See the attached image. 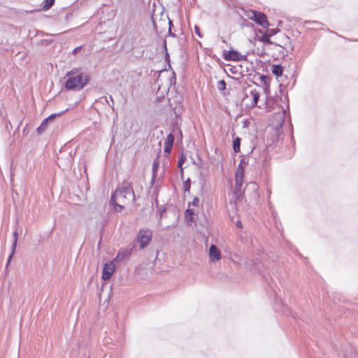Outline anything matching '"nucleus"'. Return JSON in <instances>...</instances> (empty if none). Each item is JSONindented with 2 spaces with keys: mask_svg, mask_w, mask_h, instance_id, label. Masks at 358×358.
I'll use <instances>...</instances> for the list:
<instances>
[{
  "mask_svg": "<svg viewBox=\"0 0 358 358\" xmlns=\"http://www.w3.org/2000/svg\"><path fill=\"white\" fill-rule=\"evenodd\" d=\"M134 201L135 194L133 187L130 184L127 183L122 188L116 189L112 194L110 204H113L116 201L126 204L128 202H134Z\"/></svg>",
  "mask_w": 358,
  "mask_h": 358,
  "instance_id": "nucleus-1",
  "label": "nucleus"
},
{
  "mask_svg": "<svg viewBox=\"0 0 358 358\" xmlns=\"http://www.w3.org/2000/svg\"><path fill=\"white\" fill-rule=\"evenodd\" d=\"M90 80L88 73H78L76 76L68 77L65 87L69 90L80 91L85 87Z\"/></svg>",
  "mask_w": 358,
  "mask_h": 358,
  "instance_id": "nucleus-2",
  "label": "nucleus"
},
{
  "mask_svg": "<svg viewBox=\"0 0 358 358\" xmlns=\"http://www.w3.org/2000/svg\"><path fill=\"white\" fill-rule=\"evenodd\" d=\"M152 238V231L148 228L141 229L134 239V242L140 243V249L143 250L147 247L151 242Z\"/></svg>",
  "mask_w": 358,
  "mask_h": 358,
  "instance_id": "nucleus-3",
  "label": "nucleus"
},
{
  "mask_svg": "<svg viewBox=\"0 0 358 358\" xmlns=\"http://www.w3.org/2000/svg\"><path fill=\"white\" fill-rule=\"evenodd\" d=\"M250 18L264 28H267L269 26L266 15L262 12L252 10Z\"/></svg>",
  "mask_w": 358,
  "mask_h": 358,
  "instance_id": "nucleus-4",
  "label": "nucleus"
},
{
  "mask_svg": "<svg viewBox=\"0 0 358 358\" xmlns=\"http://www.w3.org/2000/svg\"><path fill=\"white\" fill-rule=\"evenodd\" d=\"M224 59L227 61H243L247 59V56L241 55L236 50H231L224 52Z\"/></svg>",
  "mask_w": 358,
  "mask_h": 358,
  "instance_id": "nucleus-5",
  "label": "nucleus"
},
{
  "mask_svg": "<svg viewBox=\"0 0 358 358\" xmlns=\"http://www.w3.org/2000/svg\"><path fill=\"white\" fill-rule=\"evenodd\" d=\"M115 271V264L113 262L106 263L103 266L102 278L105 280L110 278Z\"/></svg>",
  "mask_w": 358,
  "mask_h": 358,
  "instance_id": "nucleus-6",
  "label": "nucleus"
},
{
  "mask_svg": "<svg viewBox=\"0 0 358 358\" xmlns=\"http://www.w3.org/2000/svg\"><path fill=\"white\" fill-rule=\"evenodd\" d=\"M209 257L212 262H216L221 259V253L216 245H210L209 249Z\"/></svg>",
  "mask_w": 358,
  "mask_h": 358,
  "instance_id": "nucleus-7",
  "label": "nucleus"
},
{
  "mask_svg": "<svg viewBox=\"0 0 358 358\" xmlns=\"http://www.w3.org/2000/svg\"><path fill=\"white\" fill-rule=\"evenodd\" d=\"M174 142V136L172 134H169L164 142V152L167 154L171 152L173 144Z\"/></svg>",
  "mask_w": 358,
  "mask_h": 358,
  "instance_id": "nucleus-8",
  "label": "nucleus"
},
{
  "mask_svg": "<svg viewBox=\"0 0 358 358\" xmlns=\"http://www.w3.org/2000/svg\"><path fill=\"white\" fill-rule=\"evenodd\" d=\"M243 170L241 169V165L240 164L238 167V170L236 173V176H235V185H236L237 187L243 186Z\"/></svg>",
  "mask_w": 358,
  "mask_h": 358,
  "instance_id": "nucleus-9",
  "label": "nucleus"
},
{
  "mask_svg": "<svg viewBox=\"0 0 358 358\" xmlns=\"http://www.w3.org/2000/svg\"><path fill=\"white\" fill-rule=\"evenodd\" d=\"M17 239H18V232L17 231H15L13 232V244H12V250H11V252H10L9 257H8L7 265L10 263V261L13 255L15 253V249H16V246H17Z\"/></svg>",
  "mask_w": 358,
  "mask_h": 358,
  "instance_id": "nucleus-10",
  "label": "nucleus"
},
{
  "mask_svg": "<svg viewBox=\"0 0 358 358\" xmlns=\"http://www.w3.org/2000/svg\"><path fill=\"white\" fill-rule=\"evenodd\" d=\"M283 68L280 64H274L272 66V73L276 76L280 77L282 75Z\"/></svg>",
  "mask_w": 358,
  "mask_h": 358,
  "instance_id": "nucleus-11",
  "label": "nucleus"
},
{
  "mask_svg": "<svg viewBox=\"0 0 358 358\" xmlns=\"http://www.w3.org/2000/svg\"><path fill=\"white\" fill-rule=\"evenodd\" d=\"M241 138L236 137L233 142V149L235 152H240Z\"/></svg>",
  "mask_w": 358,
  "mask_h": 358,
  "instance_id": "nucleus-12",
  "label": "nucleus"
},
{
  "mask_svg": "<svg viewBox=\"0 0 358 358\" xmlns=\"http://www.w3.org/2000/svg\"><path fill=\"white\" fill-rule=\"evenodd\" d=\"M194 211L190 208H187L185 213V217L188 222H192L193 220Z\"/></svg>",
  "mask_w": 358,
  "mask_h": 358,
  "instance_id": "nucleus-13",
  "label": "nucleus"
},
{
  "mask_svg": "<svg viewBox=\"0 0 358 358\" xmlns=\"http://www.w3.org/2000/svg\"><path fill=\"white\" fill-rule=\"evenodd\" d=\"M48 122L47 120L44 119L40 126L37 128L36 130L39 134L43 133L46 130Z\"/></svg>",
  "mask_w": 358,
  "mask_h": 358,
  "instance_id": "nucleus-14",
  "label": "nucleus"
},
{
  "mask_svg": "<svg viewBox=\"0 0 358 358\" xmlns=\"http://www.w3.org/2000/svg\"><path fill=\"white\" fill-rule=\"evenodd\" d=\"M234 194L236 196V199H239L243 194L242 186L237 187L236 185H235Z\"/></svg>",
  "mask_w": 358,
  "mask_h": 358,
  "instance_id": "nucleus-15",
  "label": "nucleus"
},
{
  "mask_svg": "<svg viewBox=\"0 0 358 358\" xmlns=\"http://www.w3.org/2000/svg\"><path fill=\"white\" fill-rule=\"evenodd\" d=\"M55 0H44L43 9L47 10L50 9L55 3Z\"/></svg>",
  "mask_w": 358,
  "mask_h": 358,
  "instance_id": "nucleus-16",
  "label": "nucleus"
},
{
  "mask_svg": "<svg viewBox=\"0 0 358 358\" xmlns=\"http://www.w3.org/2000/svg\"><path fill=\"white\" fill-rule=\"evenodd\" d=\"M78 73H83V72H81L80 69H78V68H73V69H72L71 71H69L66 73V77L76 76V75H78Z\"/></svg>",
  "mask_w": 358,
  "mask_h": 358,
  "instance_id": "nucleus-17",
  "label": "nucleus"
},
{
  "mask_svg": "<svg viewBox=\"0 0 358 358\" xmlns=\"http://www.w3.org/2000/svg\"><path fill=\"white\" fill-rule=\"evenodd\" d=\"M159 162L158 159H155L152 164V177L153 178L157 176V170L159 168Z\"/></svg>",
  "mask_w": 358,
  "mask_h": 358,
  "instance_id": "nucleus-18",
  "label": "nucleus"
},
{
  "mask_svg": "<svg viewBox=\"0 0 358 358\" xmlns=\"http://www.w3.org/2000/svg\"><path fill=\"white\" fill-rule=\"evenodd\" d=\"M217 87L220 92H223L226 89V83L224 80L217 82Z\"/></svg>",
  "mask_w": 358,
  "mask_h": 358,
  "instance_id": "nucleus-19",
  "label": "nucleus"
},
{
  "mask_svg": "<svg viewBox=\"0 0 358 358\" xmlns=\"http://www.w3.org/2000/svg\"><path fill=\"white\" fill-rule=\"evenodd\" d=\"M251 94L252 95V98H253V101H252L253 104L256 105L259 99V94L257 92L252 91Z\"/></svg>",
  "mask_w": 358,
  "mask_h": 358,
  "instance_id": "nucleus-20",
  "label": "nucleus"
},
{
  "mask_svg": "<svg viewBox=\"0 0 358 358\" xmlns=\"http://www.w3.org/2000/svg\"><path fill=\"white\" fill-rule=\"evenodd\" d=\"M110 206H114V210L115 211H121L124 208L123 204L121 203H119L117 201H116L113 204H110Z\"/></svg>",
  "mask_w": 358,
  "mask_h": 358,
  "instance_id": "nucleus-21",
  "label": "nucleus"
},
{
  "mask_svg": "<svg viewBox=\"0 0 358 358\" xmlns=\"http://www.w3.org/2000/svg\"><path fill=\"white\" fill-rule=\"evenodd\" d=\"M271 36L268 34H264L262 36V41L264 42V43H266L268 44H271V39H270Z\"/></svg>",
  "mask_w": 358,
  "mask_h": 358,
  "instance_id": "nucleus-22",
  "label": "nucleus"
},
{
  "mask_svg": "<svg viewBox=\"0 0 358 358\" xmlns=\"http://www.w3.org/2000/svg\"><path fill=\"white\" fill-rule=\"evenodd\" d=\"M101 99H103L106 102H107L108 103V105L112 108H113V106H114V101H113V99L112 97V96H109V99L111 100V103L108 101V98L106 96H103V97H101Z\"/></svg>",
  "mask_w": 358,
  "mask_h": 358,
  "instance_id": "nucleus-23",
  "label": "nucleus"
},
{
  "mask_svg": "<svg viewBox=\"0 0 358 358\" xmlns=\"http://www.w3.org/2000/svg\"><path fill=\"white\" fill-rule=\"evenodd\" d=\"M63 113H64V111L63 112H61L59 113H53V114H51L50 115H49L48 117L45 118V120H47L48 122L50 121V120H52L53 119L55 118V117L58 116V115H60L61 114H62Z\"/></svg>",
  "mask_w": 358,
  "mask_h": 358,
  "instance_id": "nucleus-24",
  "label": "nucleus"
},
{
  "mask_svg": "<svg viewBox=\"0 0 358 358\" xmlns=\"http://www.w3.org/2000/svg\"><path fill=\"white\" fill-rule=\"evenodd\" d=\"M190 180L188 178L184 183L185 192H189L190 189Z\"/></svg>",
  "mask_w": 358,
  "mask_h": 358,
  "instance_id": "nucleus-25",
  "label": "nucleus"
},
{
  "mask_svg": "<svg viewBox=\"0 0 358 358\" xmlns=\"http://www.w3.org/2000/svg\"><path fill=\"white\" fill-rule=\"evenodd\" d=\"M247 187L251 188L252 190L255 192H257L258 189V185L255 182H250L249 184H248Z\"/></svg>",
  "mask_w": 358,
  "mask_h": 358,
  "instance_id": "nucleus-26",
  "label": "nucleus"
},
{
  "mask_svg": "<svg viewBox=\"0 0 358 358\" xmlns=\"http://www.w3.org/2000/svg\"><path fill=\"white\" fill-rule=\"evenodd\" d=\"M185 160V157L183 155H182V156L180 157V158L179 159L178 162V167H179L182 171V169H182V164H183V163H184Z\"/></svg>",
  "mask_w": 358,
  "mask_h": 358,
  "instance_id": "nucleus-27",
  "label": "nucleus"
},
{
  "mask_svg": "<svg viewBox=\"0 0 358 358\" xmlns=\"http://www.w3.org/2000/svg\"><path fill=\"white\" fill-rule=\"evenodd\" d=\"M194 32H195V34H196L199 38H202V35H201V32H200V30H199V26L195 25V26H194Z\"/></svg>",
  "mask_w": 358,
  "mask_h": 358,
  "instance_id": "nucleus-28",
  "label": "nucleus"
},
{
  "mask_svg": "<svg viewBox=\"0 0 358 358\" xmlns=\"http://www.w3.org/2000/svg\"><path fill=\"white\" fill-rule=\"evenodd\" d=\"M82 48H83V46H82V45H80V46H78V47L75 48L73 50L72 53H73V55H76V54H78V52H80L81 51Z\"/></svg>",
  "mask_w": 358,
  "mask_h": 358,
  "instance_id": "nucleus-29",
  "label": "nucleus"
},
{
  "mask_svg": "<svg viewBox=\"0 0 358 358\" xmlns=\"http://www.w3.org/2000/svg\"><path fill=\"white\" fill-rule=\"evenodd\" d=\"M199 202H200L199 199L198 197H194L192 201V204L194 206H199Z\"/></svg>",
  "mask_w": 358,
  "mask_h": 358,
  "instance_id": "nucleus-30",
  "label": "nucleus"
},
{
  "mask_svg": "<svg viewBox=\"0 0 358 358\" xmlns=\"http://www.w3.org/2000/svg\"><path fill=\"white\" fill-rule=\"evenodd\" d=\"M280 119H281V123L282 124L284 122L285 116V110L284 109H282V113L280 114Z\"/></svg>",
  "mask_w": 358,
  "mask_h": 358,
  "instance_id": "nucleus-31",
  "label": "nucleus"
},
{
  "mask_svg": "<svg viewBox=\"0 0 358 358\" xmlns=\"http://www.w3.org/2000/svg\"><path fill=\"white\" fill-rule=\"evenodd\" d=\"M268 34L270 35V36H272L277 33V30L274 29H268Z\"/></svg>",
  "mask_w": 358,
  "mask_h": 358,
  "instance_id": "nucleus-32",
  "label": "nucleus"
},
{
  "mask_svg": "<svg viewBox=\"0 0 358 358\" xmlns=\"http://www.w3.org/2000/svg\"><path fill=\"white\" fill-rule=\"evenodd\" d=\"M236 226L238 227V228H240L241 229L243 227V224L241 222V220H238L236 223Z\"/></svg>",
  "mask_w": 358,
  "mask_h": 358,
  "instance_id": "nucleus-33",
  "label": "nucleus"
},
{
  "mask_svg": "<svg viewBox=\"0 0 358 358\" xmlns=\"http://www.w3.org/2000/svg\"><path fill=\"white\" fill-rule=\"evenodd\" d=\"M40 43L41 45H48L49 43V41L47 40H41Z\"/></svg>",
  "mask_w": 358,
  "mask_h": 358,
  "instance_id": "nucleus-34",
  "label": "nucleus"
},
{
  "mask_svg": "<svg viewBox=\"0 0 358 358\" xmlns=\"http://www.w3.org/2000/svg\"><path fill=\"white\" fill-rule=\"evenodd\" d=\"M267 79V77L266 76H261V80L262 82H266V80Z\"/></svg>",
  "mask_w": 358,
  "mask_h": 358,
  "instance_id": "nucleus-35",
  "label": "nucleus"
},
{
  "mask_svg": "<svg viewBox=\"0 0 358 358\" xmlns=\"http://www.w3.org/2000/svg\"><path fill=\"white\" fill-rule=\"evenodd\" d=\"M173 75H175V73H173ZM173 80H174V82H176V77L175 76H173L171 78V81H170V84L171 85L173 83Z\"/></svg>",
  "mask_w": 358,
  "mask_h": 358,
  "instance_id": "nucleus-36",
  "label": "nucleus"
},
{
  "mask_svg": "<svg viewBox=\"0 0 358 358\" xmlns=\"http://www.w3.org/2000/svg\"><path fill=\"white\" fill-rule=\"evenodd\" d=\"M169 35H170V36H173V37H175V36H176L175 34H173V32H171V29H169Z\"/></svg>",
  "mask_w": 358,
  "mask_h": 358,
  "instance_id": "nucleus-37",
  "label": "nucleus"
},
{
  "mask_svg": "<svg viewBox=\"0 0 358 358\" xmlns=\"http://www.w3.org/2000/svg\"><path fill=\"white\" fill-rule=\"evenodd\" d=\"M169 29H171V27L173 25V22L170 20L169 21Z\"/></svg>",
  "mask_w": 358,
  "mask_h": 358,
  "instance_id": "nucleus-38",
  "label": "nucleus"
},
{
  "mask_svg": "<svg viewBox=\"0 0 358 358\" xmlns=\"http://www.w3.org/2000/svg\"><path fill=\"white\" fill-rule=\"evenodd\" d=\"M87 358H90V357H87Z\"/></svg>",
  "mask_w": 358,
  "mask_h": 358,
  "instance_id": "nucleus-39",
  "label": "nucleus"
}]
</instances>
